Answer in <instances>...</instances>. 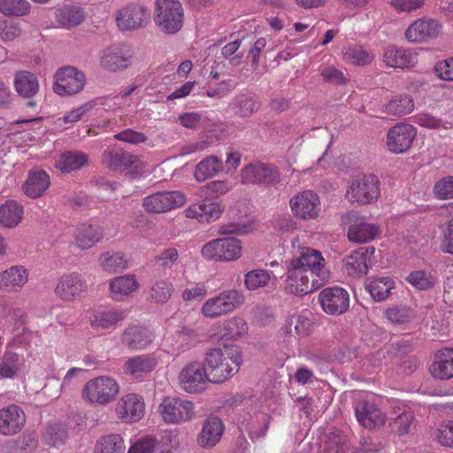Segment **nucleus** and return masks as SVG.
<instances>
[{"instance_id":"obj_13","label":"nucleus","mask_w":453,"mask_h":453,"mask_svg":"<svg viewBox=\"0 0 453 453\" xmlns=\"http://www.w3.org/2000/svg\"><path fill=\"white\" fill-rule=\"evenodd\" d=\"M186 202L180 191H164L152 194L143 199L142 205L148 212L163 213L182 206Z\"/></svg>"},{"instance_id":"obj_25","label":"nucleus","mask_w":453,"mask_h":453,"mask_svg":"<svg viewBox=\"0 0 453 453\" xmlns=\"http://www.w3.org/2000/svg\"><path fill=\"white\" fill-rule=\"evenodd\" d=\"M152 333L140 326H128L121 335L122 344L129 349L139 350L147 348L153 341Z\"/></svg>"},{"instance_id":"obj_20","label":"nucleus","mask_w":453,"mask_h":453,"mask_svg":"<svg viewBox=\"0 0 453 453\" xmlns=\"http://www.w3.org/2000/svg\"><path fill=\"white\" fill-rule=\"evenodd\" d=\"M290 207L294 214L303 219L318 216L319 200L317 194L307 190L290 199Z\"/></svg>"},{"instance_id":"obj_43","label":"nucleus","mask_w":453,"mask_h":453,"mask_svg":"<svg viewBox=\"0 0 453 453\" xmlns=\"http://www.w3.org/2000/svg\"><path fill=\"white\" fill-rule=\"evenodd\" d=\"M57 19L63 27H73L84 20L85 13L80 6L65 5L58 11Z\"/></svg>"},{"instance_id":"obj_45","label":"nucleus","mask_w":453,"mask_h":453,"mask_svg":"<svg viewBox=\"0 0 453 453\" xmlns=\"http://www.w3.org/2000/svg\"><path fill=\"white\" fill-rule=\"evenodd\" d=\"M96 453H125L123 438L118 434L103 436L96 443Z\"/></svg>"},{"instance_id":"obj_1","label":"nucleus","mask_w":453,"mask_h":453,"mask_svg":"<svg viewBox=\"0 0 453 453\" xmlns=\"http://www.w3.org/2000/svg\"><path fill=\"white\" fill-rule=\"evenodd\" d=\"M285 290L292 295H306L322 287L329 277L319 250L304 248L287 266Z\"/></svg>"},{"instance_id":"obj_53","label":"nucleus","mask_w":453,"mask_h":453,"mask_svg":"<svg viewBox=\"0 0 453 453\" xmlns=\"http://www.w3.org/2000/svg\"><path fill=\"white\" fill-rule=\"evenodd\" d=\"M414 418L415 416L412 411H403L395 418L394 422L391 423L392 431H394L398 435L409 434Z\"/></svg>"},{"instance_id":"obj_21","label":"nucleus","mask_w":453,"mask_h":453,"mask_svg":"<svg viewBox=\"0 0 453 453\" xmlns=\"http://www.w3.org/2000/svg\"><path fill=\"white\" fill-rule=\"evenodd\" d=\"M441 25L435 19H419L414 21L406 30L405 37L409 42H419L436 38Z\"/></svg>"},{"instance_id":"obj_56","label":"nucleus","mask_w":453,"mask_h":453,"mask_svg":"<svg viewBox=\"0 0 453 453\" xmlns=\"http://www.w3.org/2000/svg\"><path fill=\"white\" fill-rule=\"evenodd\" d=\"M178 340L185 347L190 349L201 342V334L198 329L188 326H182L176 332Z\"/></svg>"},{"instance_id":"obj_34","label":"nucleus","mask_w":453,"mask_h":453,"mask_svg":"<svg viewBox=\"0 0 453 453\" xmlns=\"http://www.w3.org/2000/svg\"><path fill=\"white\" fill-rule=\"evenodd\" d=\"M23 206L16 201L8 200L0 205V226L15 228L23 219Z\"/></svg>"},{"instance_id":"obj_11","label":"nucleus","mask_w":453,"mask_h":453,"mask_svg":"<svg viewBox=\"0 0 453 453\" xmlns=\"http://www.w3.org/2000/svg\"><path fill=\"white\" fill-rule=\"evenodd\" d=\"M380 194V181L373 174L363 175L352 181L348 190L351 201L366 204L376 201Z\"/></svg>"},{"instance_id":"obj_26","label":"nucleus","mask_w":453,"mask_h":453,"mask_svg":"<svg viewBox=\"0 0 453 453\" xmlns=\"http://www.w3.org/2000/svg\"><path fill=\"white\" fill-rule=\"evenodd\" d=\"M50 184V176L42 169H31L27 179L22 185V190L26 196L35 199L44 195Z\"/></svg>"},{"instance_id":"obj_39","label":"nucleus","mask_w":453,"mask_h":453,"mask_svg":"<svg viewBox=\"0 0 453 453\" xmlns=\"http://www.w3.org/2000/svg\"><path fill=\"white\" fill-rule=\"evenodd\" d=\"M413 109V99L408 94L396 95L383 106V111L385 113L398 117L411 113Z\"/></svg>"},{"instance_id":"obj_55","label":"nucleus","mask_w":453,"mask_h":453,"mask_svg":"<svg viewBox=\"0 0 453 453\" xmlns=\"http://www.w3.org/2000/svg\"><path fill=\"white\" fill-rule=\"evenodd\" d=\"M310 326L311 321L307 318L293 315L287 322V333L290 334L295 333L297 335H305L308 333Z\"/></svg>"},{"instance_id":"obj_58","label":"nucleus","mask_w":453,"mask_h":453,"mask_svg":"<svg viewBox=\"0 0 453 453\" xmlns=\"http://www.w3.org/2000/svg\"><path fill=\"white\" fill-rule=\"evenodd\" d=\"M386 317L394 324L409 322L412 317L411 309L404 306H394L385 311Z\"/></svg>"},{"instance_id":"obj_32","label":"nucleus","mask_w":453,"mask_h":453,"mask_svg":"<svg viewBox=\"0 0 453 453\" xmlns=\"http://www.w3.org/2000/svg\"><path fill=\"white\" fill-rule=\"evenodd\" d=\"M88 156L82 151L68 150L61 153L56 160V167L63 173L78 171L88 165Z\"/></svg>"},{"instance_id":"obj_14","label":"nucleus","mask_w":453,"mask_h":453,"mask_svg":"<svg viewBox=\"0 0 453 453\" xmlns=\"http://www.w3.org/2000/svg\"><path fill=\"white\" fill-rule=\"evenodd\" d=\"M323 311L333 316L345 313L349 307V295L341 287L324 288L319 296Z\"/></svg>"},{"instance_id":"obj_38","label":"nucleus","mask_w":453,"mask_h":453,"mask_svg":"<svg viewBox=\"0 0 453 453\" xmlns=\"http://www.w3.org/2000/svg\"><path fill=\"white\" fill-rule=\"evenodd\" d=\"M126 318L124 311L108 310L96 311L90 317V325L96 330L108 329L115 326Z\"/></svg>"},{"instance_id":"obj_5","label":"nucleus","mask_w":453,"mask_h":453,"mask_svg":"<svg viewBox=\"0 0 453 453\" xmlns=\"http://www.w3.org/2000/svg\"><path fill=\"white\" fill-rule=\"evenodd\" d=\"M119 391V384L114 379L99 376L85 384L82 389V397L90 403L104 405L112 402Z\"/></svg>"},{"instance_id":"obj_4","label":"nucleus","mask_w":453,"mask_h":453,"mask_svg":"<svg viewBox=\"0 0 453 453\" xmlns=\"http://www.w3.org/2000/svg\"><path fill=\"white\" fill-rule=\"evenodd\" d=\"M244 296L236 289L226 290L206 300L201 308V313L205 318H219L234 311L244 303Z\"/></svg>"},{"instance_id":"obj_41","label":"nucleus","mask_w":453,"mask_h":453,"mask_svg":"<svg viewBox=\"0 0 453 453\" xmlns=\"http://www.w3.org/2000/svg\"><path fill=\"white\" fill-rule=\"evenodd\" d=\"M379 232L376 225L360 222L349 227L348 237L353 242H367L373 240Z\"/></svg>"},{"instance_id":"obj_64","label":"nucleus","mask_w":453,"mask_h":453,"mask_svg":"<svg viewBox=\"0 0 453 453\" xmlns=\"http://www.w3.org/2000/svg\"><path fill=\"white\" fill-rule=\"evenodd\" d=\"M200 206L203 222L216 220L223 211V207L218 203H202Z\"/></svg>"},{"instance_id":"obj_16","label":"nucleus","mask_w":453,"mask_h":453,"mask_svg":"<svg viewBox=\"0 0 453 453\" xmlns=\"http://www.w3.org/2000/svg\"><path fill=\"white\" fill-rule=\"evenodd\" d=\"M417 131L414 127L406 123H398L389 129L387 135L388 150L394 153L405 152L411 147Z\"/></svg>"},{"instance_id":"obj_31","label":"nucleus","mask_w":453,"mask_h":453,"mask_svg":"<svg viewBox=\"0 0 453 453\" xmlns=\"http://www.w3.org/2000/svg\"><path fill=\"white\" fill-rule=\"evenodd\" d=\"M157 365V359L151 355H139L128 358L124 364V372L134 378L151 372Z\"/></svg>"},{"instance_id":"obj_37","label":"nucleus","mask_w":453,"mask_h":453,"mask_svg":"<svg viewBox=\"0 0 453 453\" xmlns=\"http://www.w3.org/2000/svg\"><path fill=\"white\" fill-rule=\"evenodd\" d=\"M103 238V229L96 225H81L76 233L75 242L81 250H88Z\"/></svg>"},{"instance_id":"obj_33","label":"nucleus","mask_w":453,"mask_h":453,"mask_svg":"<svg viewBox=\"0 0 453 453\" xmlns=\"http://www.w3.org/2000/svg\"><path fill=\"white\" fill-rule=\"evenodd\" d=\"M131 55L127 50L119 47H111L104 50L102 65L110 71L127 68L130 63Z\"/></svg>"},{"instance_id":"obj_30","label":"nucleus","mask_w":453,"mask_h":453,"mask_svg":"<svg viewBox=\"0 0 453 453\" xmlns=\"http://www.w3.org/2000/svg\"><path fill=\"white\" fill-rule=\"evenodd\" d=\"M433 377L439 380H449L453 378V349H440L434 357V361L430 367Z\"/></svg>"},{"instance_id":"obj_12","label":"nucleus","mask_w":453,"mask_h":453,"mask_svg":"<svg viewBox=\"0 0 453 453\" xmlns=\"http://www.w3.org/2000/svg\"><path fill=\"white\" fill-rule=\"evenodd\" d=\"M241 180L243 184L273 186L280 182V174L272 165L250 164L242 170Z\"/></svg>"},{"instance_id":"obj_35","label":"nucleus","mask_w":453,"mask_h":453,"mask_svg":"<svg viewBox=\"0 0 453 453\" xmlns=\"http://www.w3.org/2000/svg\"><path fill=\"white\" fill-rule=\"evenodd\" d=\"M383 58L386 65L393 68H408L415 62V55L395 45L387 48Z\"/></svg>"},{"instance_id":"obj_6","label":"nucleus","mask_w":453,"mask_h":453,"mask_svg":"<svg viewBox=\"0 0 453 453\" xmlns=\"http://www.w3.org/2000/svg\"><path fill=\"white\" fill-rule=\"evenodd\" d=\"M201 253L208 260L232 261L241 257L242 245L234 237L219 238L204 244Z\"/></svg>"},{"instance_id":"obj_49","label":"nucleus","mask_w":453,"mask_h":453,"mask_svg":"<svg viewBox=\"0 0 453 453\" xmlns=\"http://www.w3.org/2000/svg\"><path fill=\"white\" fill-rule=\"evenodd\" d=\"M27 0H0V11L4 15L23 16L29 12Z\"/></svg>"},{"instance_id":"obj_63","label":"nucleus","mask_w":453,"mask_h":453,"mask_svg":"<svg viewBox=\"0 0 453 453\" xmlns=\"http://www.w3.org/2000/svg\"><path fill=\"white\" fill-rule=\"evenodd\" d=\"M442 241L441 249L443 252L453 255V219L441 226Z\"/></svg>"},{"instance_id":"obj_3","label":"nucleus","mask_w":453,"mask_h":453,"mask_svg":"<svg viewBox=\"0 0 453 453\" xmlns=\"http://www.w3.org/2000/svg\"><path fill=\"white\" fill-rule=\"evenodd\" d=\"M154 23L163 34H177L184 24V9L180 2L179 0H156Z\"/></svg>"},{"instance_id":"obj_51","label":"nucleus","mask_w":453,"mask_h":453,"mask_svg":"<svg viewBox=\"0 0 453 453\" xmlns=\"http://www.w3.org/2000/svg\"><path fill=\"white\" fill-rule=\"evenodd\" d=\"M408 282L419 290H427L435 284L434 278L423 270L414 271L407 277Z\"/></svg>"},{"instance_id":"obj_29","label":"nucleus","mask_w":453,"mask_h":453,"mask_svg":"<svg viewBox=\"0 0 453 453\" xmlns=\"http://www.w3.org/2000/svg\"><path fill=\"white\" fill-rule=\"evenodd\" d=\"M28 271L22 265H13L0 273V290L19 291L27 282Z\"/></svg>"},{"instance_id":"obj_48","label":"nucleus","mask_w":453,"mask_h":453,"mask_svg":"<svg viewBox=\"0 0 453 453\" xmlns=\"http://www.w3.org/2000/svg\"><path fill=\"white\" fill-rule=\"evenodd\" d=\"M99 261L104 270L108 273H117L127 268V260L121 253H104L100 256Z\"/></svg>"},{"instance_id":"obj_57","label":"nucleus","mask_w":453,"mask_h":453,"mask_svg":"<svg viewBox=\"0 0 453 453\" xmlns=\"http://www.w3.org/2000/svg\"><path fill=\"white\" fill-rule=\"evenodd\" d=\"M20 33L21 29L18 23L0 18V39L3 42L13 41Z\"/></svg>"},{"instance_id":"obj_52","label":"nucleus","mask_w":453,"mask_h":453,"mask_svg":"<svg viewBox=\"0 0 453 453\" xmlns=\"http://www.w3.org/2000/svg\"><path fill=\"white\" fill-rule=\"evenodd\" d=\"M67 437V430L62 424L50 425L44 434L47 444L54 447L65 443Z\"/></svg>"},{"instance_id":"obj_22","label":"nucleus","mask_w":453,"mask_h":453,"mask_svg":"<svg viewBox=\"0 0 453 453\" xmlns=\"http://www.w3.org/2000/svg\"><path fill=\"white\" fill-rule=\"evenodd\" d=\"M224 430L225 426L218 417H209L203 423L196 442L201 448L211 449L219 442Z\"/></svg>"},{"instance_id":"obj_36","label":"nucleus","mask_w":453,"mask_h":453,"mask_svg":"<svg viewBox=\"0 0 453 453\" xmlns=\"http://www.w3.org/2000/svg\"><path fill=\"white\" fill-rule=\"evenodd\" d=\"M174 291L173 283L168 280L158 279L151 282L147 294V301L153 304L165 303Z\"/></svg>"},{"instance_id":"obj_7","label":"nucleus","mask_w":453,"mask_h":453,"mask_svg":"<svg viewBox=\"0 0 453 453\" xmlns=\"http://www.w3.org/2000/svg\"><path fill=\"white\" fill-rule=\"evenodd\" d=\"M150 10L140 4L129 3L116 12V25L121 31H134L144 27L150 21Z\"/></svg>"},{"instance_id":"obj_44","label":"nucleus","mask_w":453,"mask_h":453,"mask_svg":"<svg viewBox=\"0 0 453 453\" xmlns=\"http://www.w3.org/2000/svg\"><path fill=\"white\" fill-rule=\"evenodd\" d=\"M393 286L394 281L391 278L381 277L370 281L366 284L365 288L375 301L380 302L388 296Z\"/></svg>"},{"instance_id":"obj_9","label":"nucleus","mask_w":453,"mask_h":453,"mask_svg":"<svg viewBox=\"0 0 453 453\" xmlns=\"http://www.w3.org/2000/svg\"><path fill=\"white\" fill-rule=\"evenodd\" d=\"M210 374L204 365L193 361L187 364L179 374V383L181 388L190 394L203 391L207 384L211 382Z\"/></svg>"},{"instance_id":"obj_60","label":"nucleus","mask_w":453,"mask_h":453,"mask_svg":"<svg viewBox=\"0 0 453 453\" xmlns=\"http://www.w3.org/2000/svg\"><path fill=\"white\" fill-rule=\"evenodd\" d=\"M157 440L152 435H146L137 440L127 453H153L157 446Z\"/></svg>"},{"instance_id":"obj_28","label":"nucleus","mask_w":453,"mask_h":453,"mask_svg":"<svg viewBox=\"0 0 453 453\" xmlns=\"http://www.w3.org/2000/svg\"><path fill=\"white\" fill-rule=\"evenodd\" d=\"M85 281L77 274L72 273L63 276L56 288V295L62 300L71 301L86 291Z\"/></svg>"},{"instance_id":"obj_40","label":"nucleus","mask_w":453,"mask_h":453,"mask_svg":"<svg viewBox=\"0 0 453 453\" xmlns=\"http://www.w3.org/2000/svg\"><path fill=\"white\" fill-rule=\"evenodd\" d=\"M138 282L134 275H124L114 278L110 283L113 299L120 301L138 288Z\"/></svg>"},{"instance_id":"obj_46","label":"nucleus","mask_w":453,"mask_h":453,"mask_svg":"<svg viewBox=\"0 0 453 453\" xmlns=\"http://www.w3.org/2000/svg\"><path fill=\"white\" fill-rule=\"evenodd\" d=\"M248 326L245 320L239 317L232 318L223 323L221 333L222 337L234 339L246 334Z\"/></svg>"},{"instance_id":"obj_8","label":"nucleus","mask_w":453,"mask_h":453,"mask_svg":"<svg viewBox=\"0 0 453 453\" xmlns=\"http://www.w3.org/2000/svg\"><path fill=\"white\" fill-rule=\"evenodd\" d=\"M158 412L167 424L189 421L195 415L192 402L175 396H166L158 406Z\"/></svg>"},{"instance_id":"obj_2","label":"nucleus","mask_w":453,"mask_h":453,"mask_svg":"<svg viewBox=\"0 0 453 453\" xmlns=\"http://www.w3.org/2000/svg\"><path fill=\"white\" fill-rule=\"evenodd\" d=\"M242 363V352L236 345L211 348L204 354V366L212 383H221L233 377Z\"/></svg>"},{"instance_id":"obj_24","label":"nucleus","mask_w":453,"mask_h":453,"mask_svg":"<svg viewBox=\"0 0 453 453\" xmlns=\"http://www.w3.org/2000/svg\"><path fill=\"white\" fill-rule=\"evenodd\" d=\"M261 107L258 97L250 92L236 95L229 104V109L238 118L248 119Z\"/></svg>"},{"instance_id":"obj_61","label":"nucleus","mask_w":453,"mask_h":453,"mask_svg":"<svg viewBox=\"0 0 453 453\" xmlns=\"http://www.w3.org/2000/svg\"><path fill=\"white\" fill-rule=\"evenodd\" d=\"M434 195L439 199L453 198V176L438 181L434 188Z\"/></svg>"},{"instance_id":"obj_59","label":"nucleus","mask_w":453,"mask_h":453,"mask_svg":"<svg viewBox=\"0 0 453 453\" xmlns=\"http://www.w3.org/2000/svg\"><path fill=\"white\" fill-rule=\"evenodd\" d=\"M434 436L441 446L453 448V421L440 424Z\"/></svg>"},{"instance_id":"obj_27","label":"nucleus","mask_w":453,"mask_h":453,"mask_svg":"<svg viewBox=\"0 0 453 453\" xmlns=\"http://www.w3.org/2000/svg\"><path fill=\"white\" fill-rule=\"evenodd\" d=\"M13 84L17 94L24 99H32L40 91L38 77L30 71L20 70L16 72Z\"/></svg>"},{"instance_id":"obj_17","label":"nucleus","mask_w":453,"mask_h":453,"mask_svg":"<svg viewBox=\"0 0 453 453\" xmlns=\"http://www.w3.org/2000/svg\"><path fill=\"white\" fill-rule=\"evenodd\" d=\"M375 249L372 246L360 247L345 258V270L353 277H359L368 273L373 265Z\"/></svg>"},{"instance_id":"obj_54","label":"nucleus","mask_w":453,"mask_h":453,"mask_svg":"<svg viewBox=\"0 0 453 453\" xmlns=\"http://www.w3.org/2000/svg\"><path fill=\"white\" fill-rule=\"evenodd\" d=\"M269 280V273L261 269L250 271L245 275V285L250 290L266 286Z\"/></svg>"},{"instance_id":"obj_10","label":"nucleus","mask_w":453,"mask_h":453,"mask_svg":"<svg viewBox=\"0 0 453 453\" xmlns=\"http://www.w3.org/2000/svg\"><path fill=\"white\" fill-rule=\"evenodd\" d=\"M54 78L53 91L59 96L79 93L83 89L86 83L85 74L71 65L59 68Z\"/></svg>"},{"instance_id":"obj_19","label":"nucleus","mask_w":453,"mask_h":453,"mask_svg":"<svg viewBox=\"0 0 453 453\" xmlns=\"http://www.w3.org/2000/svg\"><path fill=\"white\" fill-rule=\"evenodd\" d=\"M26 424V415L23 410L10 404L0 410V434L14 435L21 431Z\"/></svg>"},{"instance_id":"obj_42","label":"nucleus","mask_w":453,"mask_h":453,"mask_svg":"<svg viewBox=\"0 0 453 453\" xmlns=\"http://www.w3.org/2000/svg\"><path fill=\"white\" fill-rule=\"evenodd\" d=\"M223 163L216 156H210L198 163L195 169V177L198 181H204L212 178L219 172L222 171Z\"/></svg>"},{"instance_id":"obj_47","label":"nucleus","mask_w":453,"mask_h":453,"mask_svg":"<svg viewBox=\"0 0 453 453\" xmlns=\"http://www.w3.org/2000/svg\"><path fill=\"white\" fill-rule=\"evenodd\" d=\"M19 356L6 349L0 362V375L3 378H13L19 369Z\"/></svg>"},{"instance_id":"obj_18","label":"nucleus","mask_w":453,"mask_h":453,"mask_svg":"<svg viewBox=\"0 0 453 453\" xmlns=\"http://www.w3.org/2000/svg\"><path fill=\"white\" fill-rule=\"evenodd\" d=\"M355 414L361 426L367 429L379 428L386 423L387 416L373 403L360 400L355 404Z\"/></svg>"},{"instance_id":"obj_15","label":"nucleus","mask_w":453,"mask_h":453,"mask_svg":"<svg viewBox=\"0 0 453 453\" xmlns=\"http://www.w3.org/2000/svg\"><path fill=\"white\" fill-rule=\"evenodd\" d=\"M102 164L112 171L137 172L141 161L138 157L119 148H109L102 154Z\"/></svg>"},{"instance_id":"obj_62","label":"nucleus","mask_w":453,"mask_h":453,"mask_svg":"<svg viewBox=\"0 0 453 453\" xmlns=\"http://www.w3.org/2000/svg\"><path fill=\"white\" fill-rule=\"evenodd\" d=\"M383 449V445L379 440L371 436H363L359 442V448L353 453H379Z\"/></svg>"},{"instance_id":"obj_50","label":"nucleus","mask_w":453,"mask_h":453,"mask_svg":"<svg viewBox=\"0 0 453 453\" xmlns=\"http://www.w3.org/2000/svg\"><path fill=\"white\" fill-rule=\"evenodd\" d=\"M344 59L356 65H365L372 62V56L361 46L353 45L345 50Z\"/></svg>"},{"instance_id":"obj_23","label":"nucleus","mask_w":453,"mask_h":453,"mask_svg":"<svg viewBox=\"0 0 453 453\" xmlns=\"http://www.w3.org/2000/svg\"><path fill=\"white\" fill-rule=\"evenodd\" d=\"M116 411L123 421L136 422L144 414V403L138 395L128 394L119 402Z\"/></svg>"}]
</instances>
